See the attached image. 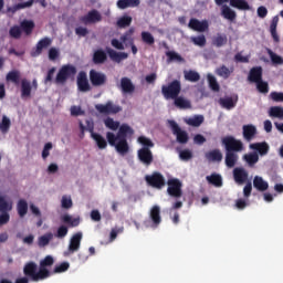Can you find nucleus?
I'll list each match as a JSON object with an SVG mask.
<instances>
[{
  "instance_id": "1",
  "label": "nucleus",
  "mask_w": 283,
  "mask_h": 283,
  "mask_svg": "<svg viewBox=\"0 0 283 283\" xmlns=\"http://www.w3.org/2000/svg\"><path fill=\"white\" fill-rule=\"evenodd\" d=\"M54 264V258L52 255H46L41 262L40 268L34 262H29L23 268V273L27 277H30L31 282H41L42 280H48L50 277V270L48 266Z\"/></svg>"
},
{
  "instance_id": "14",
  "label": "nucleus",
  "mask_w": 283,
  "mask_h": 283,
  "mask_svg": "<svg viewBox=\"0 0 283 283\" xmlns=\"http://www.w3.org/2000/svg\"><path fill=\"white\" fill-rule=\"evenodd\" d=\"M88 76L93 87H101L102 85H105V83H107V75L94 69L90 71Z\"/></svg>"
},
{
  "instance_id": "21",
  "label": "nucleus",
  "mask_w": 283,
  "mask_h": 283,
  "mask_svg": "<svg viewBox=\"0 0 283 283\" xmlns=\"http://www.w3.org/2000/svg\"><path fill=\"white\" fill-rule=\"evenodd\" d=\"M77 90L80 92H90L92 86H90V81L87 80V73L81 71L77 75Z\"/></svg>"
},
{
  "instance_id": "57",
  "label": "nucleus",
  "mask_w": 283,
  "mask_h": 283,
  "mask_svg": "<svg viewBox=\"0 0 283 283\" xmlns=\"http://www.w3.org/2000/svg\"><path fill=\"white\" fill-rule=\"evenodd\" d=\"M191 42L199 48L207 45V38L205 35L192 36Z\"/></svg>"
},
{
  "instance_id": "52",
  "label": "nucleus",
  "mask_w": 283,
  "mask_h": 283,
  "mask_svg": "<svg viewBox=\"0 0 283 283\" xmlns=\"http://www.w3.org/2000/svg\"><path fill=\"white\" fill-rule=\"evenodd\" d=\"M137 142L143 145L142 149H151L154 147V142L146 136H139Z\"/></svg>"
},
{
  "instance_id": "33",
  "label": "nucleus",
  "mask_w": 283,
  "mask_h": 283,
  "mask_svg": "<svg viewBox=\"0 0 283 283\" xmlns=\"http://www.w3.org/2000/svg\"><path fill=\"white\" fill-rule=\"evenodd\" d=\"M206 158L210 163H222V151L220 149H213L206 153Z\"/></svg>"
},
{
  "instance_id": "44",
  "label": "nucleus",
  "mask_w": 283,
  "mask_h": 283,
  "mask_svg": "<svg viewBox=\"0 0 283 283\" xmlns=\"http://www.w3.org/2000/svg\"><path fill=\"white\" fill-rule=\"evenodd\" d=\"M206 180L210 185H213L214 187H221L222 186V176H220L219 174H212L210 176H207Z\"/></svg>"
},
{
  "instance_id": "41",
  "label": "nucleus",
  "mask_w": 283,
  "mask_h": 283,
  "mask_svg": "<svg viewBox=\"0 0 283 283\" xmlns=\"http://www.w3.org/2000/svg\"><path fill=\"white\" fill-rule=\"evenodd\" d=\"M17 211L21 218H25L28 216V201L20 199L17 205Z\"/></svg>"
},
{
  "instance_id": "61",
  "label": "nucleus",
  "mask_w": 283,
  "mask_h": 283,
  "mask_svg": "<svg viewBox=\"0 0 283 283\" xmlns=\"http://www.w3.org/2000/svg\"><path fill=\"white\" fill-rule=\"evenodd\" d=\"M166 56H168L169 61H178L179 63H182L185 61V59L180 56V54L174 51L166 52Z\"/></svg>"
},
{
  "instance_id": "54",
  "label": "nucleus",
  "mask_w": 283,
  "mask_h": 283,
  "mask_svg": "<svg viewBox=\"0 0 283 283\" xmlns=\"http://www.w3.org/2000/svg\"><path fill=\"white\" fill-rule=\"evenodd\" d=\"M12 211V203L8 202L6 198L0 196V213Z\"/></svg>"
},
{
  "instance_id": "64",
  "label": "nucleus",
  "mask_w": 283,
  "mask_h": 283,
  "mask_svg": "<svg viewBox=\"0 0 283 283\" xmlns=\"http://www.w3.org/2000/svg\"><path fill=\"white\" fill-rule=\"evenodd\" d=\"M69 229L65 226H60L57 228V231L55 233V238H59L60 240H63L67 235Z\"/></svg>"
},
{
  "instance_id": "24",
  "label": "nucleus",
  "mask_w": 283,
  "mask_h": 283,
  "mask_svg": "<svg viewBox=\"0 0 283 283\" xmlns=\"http://www.w3.org/2000/svg\"><path fill=\"white\" fill-rule=\"evenodd\" d=\"M149 218L153 222L154 229H156L160 224V222H163V217H160V207L159 206H154L150 209Z\"/></svg>"
},
{
  "instance_id": "23",
  "label": "nucleus",
  "mask_w": 283,
  "mask_h": 283,
  "mask_svg": "<svg viewBox=\"0 0 283 283\" xmlns=\"http://www.w3.org/2000/svg\"><path fill=\"white\" fill-rule=\"evenodd\" d=\"M262 76H263L262 66H254L249 72L248 81L250 83H259L260 81H262Z\"/></svg>"
},
{
  "instance_id": "34",
  "label": "nucleus",
  "mask_w": 283,
  "mask_h": 283,
  "mask_svg": "<svg viewBox=\"0 0 283 283\" xmlns=\"http://www.w3.org/2000/svg\"><path fill=\"white\" fill-rule=\"evenodd\" d=\"M277 23H280V18L277 15H275L270 24V32L271 35L273 38V41H275V43L280 42V35H277Z\"/></svg>"
},
{
  "instance_id": "26",
  "label": "nucleus",
  "mask_w": 283,
  "mask_h": 283,
  "mask_svg": "<svg viewBox=\"0 0 283 283\" xmlns=\"http://www.w3.org/2000/svg\"><path fill=\"white\" fill-rule=\"evenodd\" d=\"M172 101L175 107H178V109H191V101L187 99L184 96L178 95Z\"/></svg>"
},
{
  "instance_id": "4",
  "label": "nucleus",
  "mask_w": 283,
  "mask_h": 283,
  "mask_svg": "<svg viewBox=\"0 0 283 283\" xmlns=\"http://www.w3.org/2000/svg\"><path fill=\"white\" fill-rule=\"evenodd\" d=\"M76 66L72 64H64L59 70L56 76H55V84L56 85H65L67 81L74 80V76H76Z\"/></svg>"
},
{
  "instance_id": "30",
  "label": "nucleus",
  "mask_w": 283,
  "mask_h": 283,
  "mask_svg": "<svg viewBox=\"0 0 283 283\" xmlns=\"http://www.w3.org/2000/svg\"><path fill=\"white\" fill-rule=\"evenodd\" d=\"M116 6L119 10H127V8H138L140 0H117Z\"/></svg>"
},
{
  "instance_id": "2",
  "label": "nucleus",
  "mask_w": 283,
  "mask_h": 283,
  "mask_svg": "<svg viewBox=\"0 0 283 283\" xmlns=\"http://www.w3.org/2000/svg\"><path fill=\"white\" fill-rule=\"evenodd\" d=\"M107 54L114 63H120V61H125V59H129V54L125 52H117L112 48H106V52L103 49H97L93 53V63L95 65H103V63L107 62Z\"/></svg>"
},
{
  "instance_id": "17",
  "label": "nucleus",
  "mask_w": 283,
  "mask_h": 283,
  "mask_svg": "<svg viewBox=\"0 0 283 283\" xmlns=\"http://www.w3.org/2000/svg\"><path fill=\"white\" fill-rule=\"evenodd\" d=\"M34 2L40 3L42 8H45L48 6L45 3V0H29L27 2H21L13 7H9L8 12H12V14H14V12H19V10H25V8H32V6H34Z\"/></svg>"
},
{
  "instance_id": "31",
  "label": "nucleus",
  "mask_w": 283,
  "mask_h": 283,
  "mask_svg": "<svg viewBox=\"0 0 283 283\" xmlns=\"http://www.w3.org/2000/svg\"><path fill=\"white\" fill-rule=\"evenodd\" d=\"M239 158L238 153H230L226 150V166L228 169H233V167L238 165Z\"/></svg>"
},
{
  "instance_id": "15",
  "label": "nucleus",
  "mask_w": 283,
  "mask_h": 283,
  "mask_svg": "<svg viewBox=\"0 0 283 283\" xmlns=\"http://www.w3.org/2000/svg\"><path fill=\"white\" fill-rule=\"evenodd\" d=\"M232 176L235 185H245L249 182V171L244 169V167H235L232 170Z\"/></svg>"
},
{
  "instance_id": "12",
  "label": "nucleus",
  "mask_w": 283,
  "mask_h": 283,
  "mask_svg": "<svg viewBox=\"0 0 283 283\" xmlns=\"http://www.w3.org/2000/svg\"><path fill=\"white\" fill-rule=\"evenodd\" d=\"M137 158L144 167H150L154 163V153L149 148H139L137 150Z\"/></svg>"
},
{
  "instance_id": "39",
  "label": "nucleus",
  "mask_w": 283,
  "mask_h": 283,
  "mask_svg": "<svg viewBox=\"0 0 283 283\" xmlns=\"http://www.w3.org/2000/svg\"><path fill=\"white\" fill-rule=\"evenodd\" d=\"M231 8H237V10H251V6L247 0H230Z\"/></svg>"
},
{
  "instance_id": "47",
  "label": "nucleus",
  "mask_w": 283,
  "mask_h": 283,
  "mask_svg": "<svg viewBox=\"0 0 283 283\" xmlns=\"http://www.w3.org/2000/svg\"><path fill=\"white\" fill-rule=\"evenodd\" d=\"M271 61H272V65H283V57L277 55L275 52H273V50L268 49L266 50Z\"/></svg>"
},
{
  "instance_id": "37",
  "label": "nucleus",
  "mask_w": 283,
  "mask_h": 283,
  "mask_svg": "<svg viewBox=\"0 0 283 283\" xmlns=\"http://www.w3.org/2000/svg\"><path fill=\"white\" fill-rule=\"evenodd\" d=\"M221 15L223 17V19H227L228 21H234L238 18V14L235 13V11L230 9L229 6L227 4H224L221 8Z\"/></svg>"
},
{
  "instance_id": "45",
  "label": "nucleus",
  "mask_w": 283,
  "mask_h": 283,
  "mask_svg": "<svg viewBox=\"0 0 283 283\" xmlns=\"http://www.w3.org/2000/svg\"><path fill=\"white\" fill-rule=\"evenodd\" d=\"M132 21L133 19L130 15H123L117 20L116 25L120 29L129 28L132 25Z\"/></svg>"
},
{
  "instance_id": "29",
  "label": "nucleus",
  "mask_w": 283,
  "mask_h": 283,
  "mask_svg": "<svg viewBox=\"0 0 283 283\" xmlns=\"http://www.w3.org/2000/svg\"><path fill=\"white\" fill-rule=\"evenodd\" d=\"M120 87L124 94H133L136 91V86L132 83L129 77H122Z\"/></svg>"
},
{
  "instance_id": "3",
  "label": "nucleus",
  "mask_w": 283,
  "mask_h": 283,
  "mask_svg": "<svg viewBox=\"0 0 283 283\" xmlns=\"http://www.w3.org/2000/svg\"><path fill=\"white\" fill-rule=\"evenodd\" d=\"M127 136H134V128H132L127 124H122L117 133L118 142L115 145V149L118 154H120V156L129 154V144L127 143Z\"/></svg>"
},
{
  "instance_id": "18",
  "label": "nucleus",
  "mask_w": 283,
  "mask_h": 283,
  "mask_svg": "<svg viewBox=\"0 0 283 283\" xmlns=\"http://www.w3.org/2000/svg\"><path fill=\"white\" fill-rule=\"evenodd\" d=\"M249 149H252L258 156H268L271 150V146L266 142L253 143L249 145Z\"/></svg>"
},
{
  "instance_id": "19",
  "label": "nucleus",
  "mask_w": 283,
  "mask_h": 283,
  "mask_svg": "<svg viewBox=\"0 0 283 283\" xmlns=\"http://www.w3.org/2000/svg\"><path fill=\"white\" fill-rule=\"evenodd\" d=\"M188 28L195 32H207V30H209V22L207 20L200 21L196 18H191Z\"/></svg>"
},
{
  "instance_id": "59",
  "label": "nucleus",
  "mask_w": 283,
  "mask_h": 283,
  "mask_svg": "<svg viewBox=\"0 0 283 283\" xmlns=\"http://www.w3.org/2000/svg\"><path fill=\"white\" fill-rule=\"evenodd\" d=\"M107 143L111 145V147H116V144L118 143V134L115 135L112 132L106 133Z\"/></svg>"
},
{
  "instance_id": "7",
  "label": "nucleus",
  "mask_w": 283,
  "mask_h": 283,
  "mask_svg": "<svg viewBox=\"0 0 283 283\" xmlns=\"http://www.w3.org/2000/svg\"><path fill=\"white\" fill-rule=\"evenodd\" d=\"M95 109L98 112V114H103L104 116H109L123 112V107L114 104L112 101L106 102V104L95 105Z\"/></svg>"
},
{
  "instance_id": "35",
  "label": "nucleus",
  "mask_w": 283,
  "mask_h": 283,
  "mask_svg": "<svg viewBox=\"0 0 283 283\" xmlns=\"http://www.w3.org/2000/svg\"><path fill=\"white\" fill-rule=\"evenodd\" d=\"M253 187L258 191H266L269 189V182L264 181V178L255 176L253 179Z\"/></svg>"
},
{
  "instance_id": "49",
  "label": "nucleus",
  "mask_w": 283,
  "mask_h": 283,
  "mask_svg": "<svg viewBox=\"0 0 283 283\" xmlns=\"http://www.w3.org/2000/svg\"><path fill=\"white\" fill-rule=\"evenodd\" d=\"M62 222H64V224H69V227H78V224H81V220L78 218L73 219L70 214H64L62 217Z\"/></svg>"
},
{
  "instance_id": "53",
  "label": "nucleus",
  "mask_w": 283,
  "mask_h": 283,
  "mask_svg": "<svg viewBox=\"0 0 283 283\" xmlns=\"http://www.w3.org/2000/svg\"><path fill=\"white\" fill-rule=\"evenodd\" d=\"M21 34H23V31L21 29V27L19 25H13L10 28L9 30V35L11 36V39H21Z\"/></svg>"
},
{
  "instance_id": "6",
  "label": "nucleus",
  "mask_w": 283,
  "mask_h": 283,
  "mask_svg": "<svg viewBox=\"0 0 283 283\" xmlns=\"http://www.w3.org/2000/svg\"><path fill=\"white\" fill-rule=\"evenodd\" d=\"M226 151H230L232 154H240V151H244V144L242 140L237 139L233 136H226L221 140Z\"/></svg>"
},
{
  "instance_id": "55",
  "label": "nucleus",
  "mask_w": 283,
  "mask_h": 283,
  "mask_svg": "<svg viewBox=\"0 0 283 283\" xmlns=\"http://www.w3.org/2000/svg\"><path fill=\"white\" fill-rule=\"evenodd\" d=\"M256 90L260 94H269V82H264L263 80L255 83Z\"/></svg>"
},
{
  "instance_id": "46",
  "label": "nucleus",
  "mask_w": 283,
  "mask_h": 283,
  "mask_svg": "<svg viewBox=\"0 0 283 283\" xmlns=\"http://www.w3.org/2000/svg\"><path fill=\"white\" fill-rule=\"evenodd\" d=\"M11 126H12V122L8 118V116L3 115L2 120L0 122L1 134H8V132H10Z\"/></svg>"
},
{
  "instance_id": "60",
  "label": "nucleus",
  "mask_w": 283,
  "mask_h": 283,
  "mask_svg": "<svg viewBox=\"0 0 283 283\" xmlns=\"http://www.w3.org/2000/svg\"><path fill=\"white\" fill-rule=\"evenodd\" d=\"M125 231V227H115L111 230L109 240L111 242H114L116 238H118V233H123Z\"/></svg>"
},
{
  "instance_id": "63",
  "label": "nucleus",
  "mask_w": 283,
  "mask_h": 283,
  "mask_svg": "<svg viewBox=\"0 0 283 283\" xmlns=\"http://www.w3.org/2000/svg\"><path fill=\"white\" fill-rule=\"evenodd\" d=\"M213 44L217 48H222V45H227V35H217L213 40Z\"/></svg>"
},
{
  "instance_id": "25",
  "label": "nucleus",
  "mask_w": 283,
  "mask_h": 283,
  "mask_svg": "<svg viewBox=\"0 0 283 283\" xmlns=\"http://www.w3.org/2000/svg\"><path fill=\"white\" fill-rule=\"evenodd\" d=\"M218 103L223 109H233L235 105H238V99H233L231 96H226L219 98Z\"/></svg>"
},
{
  "instance_id": "5",
  "label": "nucleus",
  "mask_w": 283,
  "mask_h": 283,
  "mask_svg": "<svg viewBox=\"0 0 283 283\" xmlns=\"http://www.w3.org/2000/svg\"><path fill=\"white\" fill-rule=\"evenodd\" d=\"M180 92H182V84L178 80H174L167 85L161 86V94L166 101H174L180 96Z\"/></svg>"
},
{
  "instance_id": "27",
  "label": "nucleus",
  "mask_w": 283,
  "mask_h": 283,
  "mask_svg": "<svg viewBox=\"0 0 283 283\" xmlns=\"http://www.w3.org/2000/svg\"><path fill=\"white\" fill-rule=\"evenodd\" d=\"M234 71L235 69L233 66L228 67L227 65L222 64L221 66L216 69V74L217 76H220L221 78H224V81H227V78H229Z\"/></svg>"
},
{
  "instance_id": "20",
  "label": "nucleus",
  "mask_w": 283,
  "mask_h": 283,
  "mask_svg": "<svg viewBox=\"0 0 283 283\" xmlns=\"http://www.w3.org/2000/svg\"><path fill=\"white\" fill-rule=\"evenodd\" d=\"M52 45V39L43 38L36 43V48L34 51L31 52V56L36 57L43 54V50L50 48Z\"/></svg>"
},
{
  "instance_id": "42",
  "label": "nucleus",
  "mask_w": 283,
  "mask_h": 283,
  "mask_svg": "<svg viewBox=\"0 0 283 283\" xmlns=\"http://www.w3.org/2000/svg\"><path fill=\"white\" fill-rule=\"evenodd\" d=\"M54 234L52 232H48L38 239V245L43 249V247H48L50 244V241L53 240Z\"/></svg>"
},
{
  "instance_id": "56",
  "label": "nucleus",
  "mask_w": 283,
  "mask_h": 283,
  "mask_svg": "<svg viewBox=\"0 0 283 283\" xmlns=\"http://www.w3.org/2000/svg\"><path fill=\"white\" fill-rule=\"evenodd\" d=\"M270 116L273 118H283V108L281 106H272L270 108Z\"/></svg>"
},
{
  "instance_id": "36",
  "label": "nucleus",
  "mask_w": 283,
  "mask_h": 283,
  "mask_svg": "<svg viewBox=\"0 0 283 283\" xmlns=\"http://www.w3.org/2000/svg\"><path fill=\"white\" fill-rule=\"evenodd\" d=\"M20 28L27 36H30V34H32V32H34L35 24H34V21H32V20H23L20 23Z\"/></svg>"
},
{
  "instance_id": "11",
  "label": "nucleus",
  "mask_w": 283,
  "mask_h": 283,
  "mask_svg": "<svg viewBox=\"0 0 283 283\" xmlns=\"http://www.w3.org/2000/svg\"><path fill=\"white\" fill-rule=\"evenodd\" d=\"M145 180L149 187H153V189H163V187L167 185L165 181V176L158 171H155L151 175H147Z\"/></svg>"
},
{
  "instance_id": "62",
  "label": "nucleus",
  "mask_w": 283,
  "mask_h": 283,
  "mask_svg": "<svg viewBox=\"0 0 283 283\" xmlns=\"http://www.w3.org/2000/svg\"><path fill=\"white\" fill-rule=\"evenodd\" d=\"M179 158L187 163L188 160H191V158H193V153H191V150L189 149H184L179 153Z\"/></svg>"
},
{
  "instance_id": "43",
  "label": "nucleus",
  "mask_w": 283,
  "mask_h": 283,
  "mask_svg": "<svg viewBox=\"0 0 283 283\" xmlns=\"http://www.w3.org/2000/svg\"><path fill=\"white\" fill-rule=\"evenodd\" d=\"M187 125H190V127H200L205 123V116L202 115H196L193 117H190L186 120Z\"/></svg>"
},
{
  "instance_id": "50",
  "label": "nucleus",
  "mask_w": 283,
  "mask_h": 283,
  "mask_svg": "<svg viewBox=\"0 0 283 283\" xmlns=\"http://www.w3.org/2000/svg\"><path fill=\"white\" fill-rule=\"evenodd\" d=\"M208 85L212 92H220V84L218 83L216 76L211 74L208 75Z\"/></svg>"
},
{
  "instance_id": "22",
  "label": "nucleus",
  "mask_w": 283,
  "mask_h": 283,
  "mask_svg": "<svg viewBox=\"0 0 283 283\" xmlns=\"http://www.w3.org/2000/svg\"><path fill=\"white\" fill-rule=\"evenodd\" d=\"M242 129L243 138L247 143H251V140L258 136V128L252 124L243 125Z\"/></svg>"
},
{
  "instance_id": "28",
  "label": "nucleus",
  "mask_w": 283,
  "mask_h": 283,
  "mask_svg": "<svg viewBox=\"0 0 283 283\" xmlns=\"http://www.w3.org/2000/svg\"><path fill=\"white\" fill-rule=\"evenodd\" d=\"M32 96V83L27 78L21 80V98H30Z\"/></svg>"
},
{
  "instance_id": "16",
  "label": "nucleus",
  "mask_w": 283,
  "mask_h": 283,
  "mask_svg": "<svg viewBox=\"0 0 283 283\" xmlns=\"http://www.w3.org/2000/svg\"><path fill=\"white\" fill-rule=\"evenodd\" d=\"M87 129L91 133V138L95 140L98 149H106L107 148V140L103 135L94 133V124H91L90 120H86Z\"/></svg>"
},
{
  "instance_id": "38",
  "label": "nucleus",
  "mask_w": 283,
  "mask_h": 283,
  "mask_svg": "<svg viewBox=\"0 0 283 283\" xmlns=\"http://www.w3.org/2000/svg\"><path fill=\"white\" fill-rule=\"evenodd\" d=\"M185 81H189V83H198L200 81V73L193 70L184 71Z\"/></svg>"
},
{
  "instance_id": "9",
  "label": "nucleus",
  "mask_w": 283,
  "mask_h": 283,
  "mask_svg": "<svg viewBox=\"0 0 283 283\" xmlns=\"http://www.w3.org/2000/svg\"><path fill=\"white\" fill-rule=\"evenodd\" d=\"M167 193L171 198H182V182L178 178L167 180Z\"/></svg>"
},
{
  "instance_id": "40",
  "label": "nucleus",
  "mask_w": 283,
  "mask_h": 283,
  "mask_svg": "<svg viewBox=\"0 0 283 283\" xmlns=\"http://www.w3.org/2000/svg\"><path fill=\"white\" fill-rule=\"evenodd\" d=\"M122 43L126 45H132L134 43V28H130L128 31H126L122 36H120Z\"/></svg>"
},
{
  "instance_id": "13",
  "label": "nucleus",
  "mask_w": 283,
  "mask_h": 283,
  "mask_svg": "<svg viewBox=\"0 0 283 283\" xmlns=\"http://www.w3.org/2000/svg\"><path fill=\"white\" fill-rule=\"evenodd\" d=\"M80 21L84 25L101 23V21H103V15H101V12H98V10L93 9V10L88 11L86 15L81 17Z\"/></svg>"
},
{
  "instance_id": "51",
  "label": "nucleus",
  "mask_w": 283,
  "mask_h": 283,
  "mask_svg": "<svg viewBox=\"0 0 283 283\" xmlns=\"http://www.w3.org/2000/svg\"><path fill=\"white\" fill-rule=\"evenodd\" d=\"M104 125L105 127H107V129H112L113 132H116V129L120 127V123L114 120V118L112 117H107L106 119H104Z\"/></svg>"
},
{
  "instance_id": "32",
  "label": "nucleus",
  "mask_w": 283,
  "mask_h": 283,
  "mask_svg": "<svg viewBox=\"0 0 283 283\" xmlns=\"http://www.w3.org/2000/svg\"><path fill=\"white\" fill-rule=\"evenodd\" d=\"M243 160L247 163L248 167H255L260 163V155L258 153H249L243 155Z\"/></svg>"
},
{
  "instance_id": "48",
  "label": "nucleus",
  "mask_w": 283,
  "mask_h": 283,
  "mask_svg": "<svg viewBox=\"0 0 283 283\" xmlns=\"http://www.w3.org/2000/svg\"><path fill=\"white\" fill-rule=\"evenodd\" d=\"M142 41L146 45H154V43H156V39L154 38V35L149 31H143L142 32Z\"/></svg>"
},
{
  "instance_id": "10",
  "label": "nucleus",
  "mask_w": 283,
  "mask_h": 283,
  "mask_svg": "<svg viewBox=\"0 0 283 283\" xmlns=\"http://www.w3.org/2000/svg\"><path fill=\"white\" fill-rule=\"evenodd\" d=\"M83 240V232H77L72 235L69 242V248L64 251V258H70V255H74L78 249H81V241Z\"/></svg>"
},
{
  "instance_id": "8",
  "label": "nucleus",
  "mask_w": 283,
  "mask_h": 283,
  "mask_svg": "<svg viewBox=\"0 0 283 283\" xmlns=\"http://www.w3.org/2000/svg\"><path fill=\"white\" fill-rule=\"evenodd\" d=\"M168 125L172 134L177 137V142L180 143V145H187V143H189V134L182 130L178 123H176V120L169 119Z\"/></svg>"
},
{
  "instance_id": "58",
  "label": "nucleus",
  "mask_w": 283,
  "mask_h": 283,
  "mask_svg": "<svg viewBox=\"0 0 283 283\" xmlns=\"http://www.w3.org/2000/svg\"><path fill=\"white\" fill-rule=\"evenodd\" d=\"M19 78H21L19 71H11L7 74V81H11L15 85H19Z\"/></svg>"
}]
</instances>
